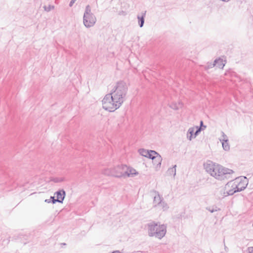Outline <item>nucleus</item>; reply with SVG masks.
I'll use <instances>...</instances> for the list:
<instances>
[{"label": "nucleus", "instance_id": "nucleus-3", "mask_svg": "<svg viewBox=\"0 0 253 253\" xmlns=\"http://www.w3.org/2000/svg\"><path fill=\"white\" fill-rule=\"evenodd\" d=\"M167 225L160 222H152L148 224V235L159 239L163 238L167 233Z\"/></svg>", "mask_w": 253, "mask_h": 253}, {"label": "nucleus", "instance_id": "nucleus-26", "mask_svg": "<svg viewBox=\"0 0 253 253\" xmlns=\"http://www.w3.org/2000/svg\"><path fill=\"white\" fill-rule=\"evenodd\" d=\"M211 64H212V63H208V65L205 66V69L208 70L209 68H211L212 67H211Z\"/></svg>", "mask_w": 253, "mask_h": 253}, {"label": "nucleus", "instance_id": "nucleus-4", "mask_svg": "<svg viewBox=\"0 0 253 253\" xmlns=\"http://www.w3.org/2000/svg\"><path fill=\"white\" fill-rule=\"evenodd\" d=\"M102 102L103 108L110 112H114L122 105L111 93L106 94Z\"/></svg>", "mask_w": 253, "mask_h": 253}, {"label": "nucleus", "instance_id": "nucleus-10", "mask_svg": "<svg viewBox=\"0 0 253 253\" xmlns=\"http://www.w3.org/2000/svg\"><path fill=\"white\" fill-rule=\"evenodd\" d=\"M113 176L117 177H125V170L126 169V166H118L113 168Z\"/></svg>", "mask_w": 253, "mask_h": 253}, {"label": "nucleus", "instance_id": "nucleus-11", "mask_svg": "<svg viewBox=\"0 0 253 253\" xmlns=\"http://www.w3.org/2000/svg\"><path fill=\"white\" fill-rule=\"evenodd\" d=\"M54 195H56L57 199L53 201V204L56 202L62 203L65 196V192L64 190H61L55 193Z\"/></svg>", "mask_w": 253, "mask_h": 253}, {"label": "nucleus", "instance_id": "nucleus-9", "mask_svg": "<svg viewBox=\"0 0 253 253\" xmlns=\"http://www.w3.org/2000/svg\"><path fill=\"white\" fill-rule=\"evenodd\" d=\"M148 158H150L153 160H155L157 161L158 164L155 167V169L158 170L160 169L161 166V163L162 161V157L156 151L153 150H149V153L148 155Z\"/></svg>", "mask_w": 253, "mask_h": 253}, {"label": "nucleus", "instance_id": "nucleus-17", "mask_svg": "<svg viewBox=\"0 0 253 253\" xmlns=\"http://www.w3.org/2000/svg\"><path fill=\"white\" fill-rule=\"evenodd\" d=\"M113 172H114V169H104L102 173L108 176H113Z\"/></svg>", "mask_w": 253, "mask_h": 253}, {"label": "nucleus", "instance_id": "nucleus-12", "mask_svg": "<svg viewBox=\"0 0 253 253\" xmlns=\"http://www.w3.org/2000/svg\"><path fill=\"white\" fill-rule=\"evenodd\" d=\"M225 64V61L222 59L218 58L214 60L213 64H211V67L216 66L220 69H223Z\"/></svg>", "mask_w": 253, "mask_h": 253}, {"label": "nucleus", "instance_id": "nucleus-27", "mask_svg": "<svg viewBox=\"0 0 253 253\" xmlns=\"http://www.w3.org/2000/svg\"><path fill=\"white\" fill-rule=\"evenodd\" d=\"M199 127H201L202 128H204V129L206 128V126H204L203 125V121H201L200 122V126Z\"/></svg>", "mask_w": 253, "mask_h": 253}, {"label": "nucleus", "instance_id": "nucleus-32", "mask_svg": "<svg viewBox=\"0 0 253 253\" xmlns=\"http://www.w3.org/2000/svg\"><path fill=\"white\" fill-rule=\"evenodd\" d=\"M112 253H120V252L119 251H116L113 252Z\"/></svg>", "mask_w": 253, "mask_h": 253}, {"label": "nucleus", "instance_id": "nucleus-19", "mask_svg": "<svg viewBox=\"0 0 253 253\" xmlns=\"http://www.w3.org/2000/svg\"><path fill=\"white\" fill-rule=\"evenodd\" d=\"M176 166L174 165L172 168H170L168 170V172L169 175H172L174 177L176 175Z\"/></svg>", "mask_w": 253, "mask_h": 253}, {"label": "nucleus", "instance_id": "nucleus-29", "mask_svg": "<svg viewBox=\"0 0 253 253\" xmlns=\"http://www.w3.org/2000/svg\"><path fill=\"white\" fill-rule=\"evenodd\" d=\"M44 202L47 203H50L52 202L50 198L49 199L45 200Z\"/></svg>", "mask_w": 253, "mask_h": 253}, {"label": "nucleus", "instance_id": "nucleus-23", "mask_svg": "<svg viewBox=\"0 0 253 253\" xmlns=\"http://www.w3.org/2000/svg\"><path fill=\"white\" fill-rule=\"evenodd\" d=\"M206 209L207 210H208L209 211H210L211 213H213L214 211H216L219 210V209H217L216 207H215V208H211L210 207H207V208H206Z\"/></svg>", "mask_w": 253, "mask_h": 253}, {"label": "nucleus", "instance_id": "nucleus-31", "mask_svg": "<svg viewBox=\"0 0 253 253\" xmlns=\"http://www.w3.org/2000/svg\"><path fill=\"white\" fill-rule=\"evenodd\" d=\"M154 164L156 165L155 167H156L157 164H158L157 161H156L155 160H154Z\"/></svg>", "mask_w": 253, "mask_h": 253}, {"label": "nucleus", "instance_id": "nucleus-28", "mask_svg": "<svg viewBox=\"0 0 253 253\" xmlns=\"http://www.w3.org/2000/svg\"><path fill=\"white\" fill-rule=\"evenodd\" d=\"M75 1H76V0H72L69 3V6L70 7H71L73 5V4L75 3Z\"/></svg>", "mask_w": 253, "mask_h": 253}, {"label": "nucleus", "instance_id": "nucleus-25", "mask_svg": "<svg viewBox=\"0 0 253 253\" xmlns=\"http://www.w3.org/2000/svg\"><path fill=\"white\" fill-rule=\"evenodd\" d=\"M248 253H253V247H249L247 249Z\"/></svg>", "mask_w": 253, "mask_h": 253}, {"label": "nucleus", "instance_id": "nucleus-15", "mask_svg": "<svg viewBox=\"0 0 253 253\" xmlns=\"http://www.w3.org/2000/svg\"><path fill=\"white\" fill-rule=\"evenodd\" d=\"M145 13L146 12L142 13L141 15H138L137 16L140 27H142L143 26L144 23V17L146 14Z\"/></svg>", "mask_w": 253, "mask_h": 253}, {"label": "nucleus", "instance_id": "nucleus-1", "mask_svg": "<svg viewBox=\"0 0 253 253\" xmlns=\"http://www.w3.org/2000/svg\"><path fill=\"white\" fill-rule=\"evenodd\" d=\"M204 168L209 174L219 180L229 178V175L234 172L232 169L210 161L204 164Z\"/></svg>", "mask_w": 253, "mask_h": 253}, {"label": "nucleus", "instance_id": "nucleus-14", "mask_svg": "<svg viewBox=\"0 0 253 253\" xmlns=\"http://www.w3.org/2000/svg\"><path fill=\"white\" fill-rule=\"evenodd\" d=\"M155 196H154L153 199V205L154 207H156L158 205H160L161 202L163 201V198L160 195V194L157 192H155Z\"/></svg>", "mask_w": 253, "mask_h": 253}, {"label": "nucleus", "instance_id": "nucleus-21", "mask_svg": "<svg viewBox=\"0 0 253 253\" xmlns=\"http://www.w3.org/2000/svg\"><path fill=\"white\" fill-rule=\"evenodd\" d=\"M159 206L161 207L162 210H163V211H166L168 210L169 208V207L167 203H166L165 202L163 201L161 202Z\"/></svg>", "mask_w": 253, "mask_h": 253}, {"label": "nucleus", "instance_id": "nucleus-20", "mask_svg": "<svg viewBox=\"0 0 253 253\" xmlns=\"http://www.w3.org/2000/svg\"><path fill=\"white\" fill-rule=\"evenodd\" d=\"M138 152L141 156L147 158L149 153V150H147L144 149H140L139 150Z\"/></svg>", "mask_w": 253, "mask_h": 253}, {"label": "nucleus", "instance_id": "nucleus-6", "mask_svg": "<svg viewBox=\"0 0 253 253\" xmlns=\"http://www.w3.org/2000/svg\"><path fill=\"white\" fill-rule=\"evenodd\" d=\"M203 130H204V128L199 127L197 126L189 127L186 133L187 139L189 141H191L195 138L199 133Z\"/></svg>", "mask_w": 253, "mask_h": 253}, {"label": "nucleus", "instance_id": "nucleus-18", "mask_svg": "<svg viewBox=\"0 0 253 253\" xmlns=\"http://www.w3.org/2000/svg\"><path fill=\"white\" fill-rule=\"evenodd\" d=\"M223 149L226 151H228L230 150V145L229 143V140L221 142Z\"/></svg>", "mask_w": 253, "mask_h": 253}, {"label": "nucleus", "instance_id": "nucleus-24", "mask_svg": "<svg viewBox=\"0 0 253 253\" xmlns=\"http://www.w3.org/2000/svg\"><path fill=\"white\" fill-rule=\"evenodd\" d=\"M44 9L46 11L48 12V11H50L51 10L54 9V6H52L51 5H49L47 6H44Z\"/></svg>", "mask_w": 253, "mask_h": 253}, {"label": "nucleus", "instance_id": "nucleus-5", "mask_svg": "<svg viewBox=\"0 0 253 253\" xmlns=\"http://www.w3.org/2000/svg\"><path fill=\"white\" fill-rule=\"evenodd\" d=\"M96 21V16L91 12V7L89 5H86L83 16L84 26L87 28L92 27L95 24Z\"/></svg>", "mask_w": 253, "mask_h": 253}, {"label": "nucleus", "instance_id": "nucleus-2", "mask_svg": "<svg viewBox=\"0 0 253 253\" xmlns=\"http://www.w3.org/2000/svg\"><path fill=\"white\" fill-rule=\"evenodd\" d=\"M127 90L126 84L120 81L115 84L110 93L122 105L126 99Z\"/></svg>", "mask_w": 253, "mask_h": 253}, {"label": "nucleus", "instance_id": "nucleus-7", "mask_svg": "<svg viewBox=\"0 0 253 253\" xmlns=\"http://www.w3.org/2000/svg\"><path fill=\"white\" fill-rule=\"evenodd\" d=\"M225 189L226 191V193H224V196L232 195L234 193L239 192L234 180L229 181L225 185Z\"/></svg>", "mask_w": 253, "mask_h": 253}, {"label": "nucleus", "instance_id": "nucleus-30", "mask_svg": "<svg viewBox=\"0 0 253 253\" xmlns=\"http://www.w3.org/2000/svg\"><path fill=\"white\" fill-rule=\"evenodd\" d=\"M50 199L51 200L52 203H53V201H54V200H56L55 199H54V197H52V196H51L50 197Z\"/></svg>", "mask_w": 253, "mask_h": 253}, {"label": "nucleus", "instance_id": "nucleus-8", "mask_svg": "<svg viewBox=\"0 0 253 253\" xmlns=\"http://www.w3.org/2000/svg\"><path fill=\"white\" fill-rule=\"evenodd\" d=\"M234 180L239 192L244 190L248 184V179L245 176L238 177Z\"/></svg>", "mask_w": 253, "mask_h": 253}, {"label": "nucleus", "instance_id": "nucleus-13", "mask_svg": "<svg viewBox=\"0 0 253 253\" xmlns=\"http://www.w3.org/2000/svg\"><path fill=\"white\" fill-rule=\"evenodd\" d=\"M137 174H138V172L135 169L126 166V169L125 170V177H132Z\"/></svg>", "mask_w": 253, "mask_h": 253}, {"label": "nucleus", "instance_id": "nucleus-22", "mask_svg": "<svg viewBox=\"0 0 253 253\" xmlns=\"http://www.w3.org/2000/svg\"><path fill=\"white\" fill-rule=\"evenodd\" d=\"M221 137L219 139L220 142L229 140L228 136L225 134V133L223 131L221 132Z\"/></svg>", "mask_w": 253, "mask_h": 253}, {"label": "nucleus", "instance_id": "nucleus-16", "mask_svg": "<svg viewBox=\"0 0 253 253\" xmlns=\"http://www.w3.org/2000/svg\"><path fill=\"white\" fill-rule=\"evenodd\" d=\"M183 106V104L181 102H173L170 105V107L174 110H178L180 108H181Z\"/></svg>", "mask_w": 253, "mask_h": 253}]
</instances>
